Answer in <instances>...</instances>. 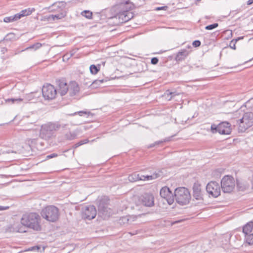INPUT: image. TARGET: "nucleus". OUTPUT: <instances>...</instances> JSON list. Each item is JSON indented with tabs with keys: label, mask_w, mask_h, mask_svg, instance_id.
<instances>
[{
	"label": "nucleus",
	"mask_w": 253,
	"mask_h": 253,
	"mask_svg": "<svg viewBox=\"0 0 253 253\" xmlns=\"http://www.w3.org/2000/svg\"><path fill=\"white\" fill-rule=\"evenodd\" d=\"M68 124H64L60 121L48 122L41 126L40 133H39V137L43 139L48 140L55 137V131L60 129H68Z\"/></svg>",
	"instance_id": "f257e3e1"
},
{
	"label": "nucleus",
	"mask_w": 253,
	"mask_h": 253,
	"mask_svg": "<svg viewBox=\"0 0 253 253\" xmlns=\"http://www.w3.org/2000/svg\"><path fill=\"white\" fill-rule=\"evenodd\" d=\"M21 224L35 231H40L42 229L41 217L37 213L31 212L23 215L21 219Z\"/></svg>",
	"instance_id": "f03ea898"
},
{
	"label": "nucleus",
	"mask_w": 253,
	"mask_h": 253,
	"mask_svg": "<svg viewBox=\"0 0 253 253\" xmlns=\"http://www.w3.org/2000/svg\"><path fill=\"white\" fill-rule=\"evenodd\" d=\"M41 214L42 218L46 220L54 222L59 219V210L54 206H48L42 210Z\"/></svg>",
	"instance_id": "7ed1b4c3"
},
{
	"label": "nucleus",
	"mask_w": 253,
	"mask_h": 253,
	"mask_svg": "<svg viewBox=\"0 0 253 253\" xmlns=\"http://www.w3.org/2000/svg\"><path fill=\"white\" fill-rule=\"evenodd\" d=\"M110 199L104 196L98 200V214L104 219L110 216L112 213V210L108 207Z\"/></svg>",
	"instance_id": "20e7f679"
},
{
	"label": "nucleus",
	"mask_w": 253,
	"mask_h": 253,
	"mask_svg": "<svg viewBox=\"0 0 253 253\" xmlns=\"http://www.w3.org/2000/svg\"><path fill=\"white\" fill-rule=\"evenodd\" d=\"M174 197L176 202L181 205L188 204L191 200V195L189 190L184 187L176 188L174 191Z\"/></svg>",
	"instance_id": "39448f33"
},
{
	"label": "nucleus",
	"mask_w": 253,
	"mask_h": 253,
	"mask_svg": "<svg viewBox=\"0 0 253 253\" xmlns=\"http://www.w3.org/2000/svg\"><path fill=\"white\" fill-rule=\"evenodd\" d=\"M239 131L244 132L247 128L253 125V113L247 112L243 117L237 121Z\"/></svg>",
	"instance_id": "423d86ee"
},
{
	"label": "nucleus",
	"mask_w": 253,
	"mask_h": 253,
	"mask_svg": "<svg viewBox=\"0 0 253 253\" xmlns=\"http://www.w3.org/2000/svg\"><path fill=\"white\" fill-rule=\"evenodd\" d=\"M120 7L124 10L119 12L118 14L119 18L122 20V22H126L132 19L133 16V13L130 11L132 8V5L127 2L125 3H122Z\"/></svg>",
	"instance_id": "0eeeda50"
},
{
	"label": "nucleus",
	"mask_w": 253,
	"mask_h": 253,
	"mask_svg": "<svg viewBox=\"0 0 253 253\" xmlns=\"http://www.w3.org/2000/svg\"><path fill=\"white\" fill-rule=\"evenodd\" d=\"M211 128L213 133L218 132L221 134H229L231 132V125L227 122H221L217 126L212 124Z\"/></svg>",
	"instance_id": "6e6552de"
},
{
	"label": "nucleus",
	"mask_w": 253,
	"mask_h": 253,
	"mask_svg": "<svg viewBox=\"0 0 253 253\" xmlns=\"http://www.w3.org/2000/svg\"><path fill=\"white\" fill-rule=\"evenodd\" d=\"M235 180L232 176H225L221 181V187L224 193H230L235 187Z\"/></svg>",
	"instance_id": "1a4fd4ad"
},
{
	"label": "nucleus",
	"mask_w": 253,
	"mask_h": 253,
	"mask_svg": "<svg viewBox=\"0 0 253 253\" xmlns=\"http://www.w3.org/2000/svg\"><path fill=\"white\" fill-rule=\"evenodd\" d=\"M42 93L45 99L52 100L55 98L57 91L53 85L48 84L43 86Z\"/></svg>",
	"instance_id": "9d476101"
},
{
	"label": "nucleus",
	"mask_w": 253,
	"mask_h": 253,
	"mask_svg": "<svg viewBox=\"0 0 253 253\" xmlns=\"http://www.w3.org/2000/svg\"><path fill=\"white\" fill-rule=\"evenodd\" d=\"M243 232L246 242L250 245L253 244V222H249L244 226Z\"/></svg>",
	"instance_id": "9b49d317"
},
{
	"label": "nucleus",
	"mask_w": 253,
	"mask_h": 253,
	"mask_svg": "<svg viewBox=\"0 0 253 253\" xmlns=\"http://www.w3.org/2000/svg\"><path fill=\"white\" fill-rule=\"evenodd\" d=\"M207 192L210 195L216 198L220 195V186L215 181H211L206 186Z\"/></svg>",
	"instance_id": "f8f14e48"
},
{
	"label": "nucleus",
	"mask_w": 253,
	"mask_h": 253,
	"mask_svg": "<svg viewBox=\"0 0 253 253\" xmlns=\"http://www.w3.org/2000/svg\"><path fill=\"white\" fill-rule=\"evenodd\" d=\"M96 213L95 207L93 205H89L83 209L82 215L84 219L91 220L95 218Z\"/></svg>",
	"instance_id": "ddd939ff"
},
{
	"label": "nucleus",
	"mask_w": 253,
	"mask_h": 253,
	"mask_svg": "<svg viewBox=\"0 0 253 253\" xmlns=\"http://www.w3.org/2000/svg\"><path fill=\"white\" fill-rule=\"evenodd\" d=\"M139 200L141 204L145 207H152L154 205V197L151 193H144L140 196Z\"/></svg>",
	"instance_id": "4468645a"
},
{
	"label": "nucleus",
	"mask_w": 253,
	"mask_h": 253,
	"mask_svg": "<svg viewBox=\"0 0 253 253\" xmlns=\"http://www.w3.org/2000/svg\"><path fill=\"white\" fill-rule=\"evenodd\" d=\"M161 197L165 199L169 205H171L173 203L174 198L171 191L168 187H163L160 192Z\"/></svg>",
	"instance_id": "2eb2a0df"
},
{
	"label": "nucleus",
	"mask_w": 253,
	"mask_h": 253,
	"mask_svg": "<svg viewBox=\"0 0 253 253\" xmlns=\"http://www.w3.org/2000/svg\"><path fill=\"white\" fill-rule=\"evenodd\" d=\"M66 3L64 1H56L48 7L49 12L61 13L62 11H66L65 7Z\"/></svg>",
	"instance_id": "dca6fc26"
},
{
	"label": "nucleus",
	"mask_w": 253,
	"mask_h": 253,
	"mask_svg": "<svg viewBox=\"0 0 253 253\" xmlns=\"http://www.w3.org/2000/svg\"><path fill=\"white\" fill-rule=\"evenodd\" d=\"M193 196L197 200L203 199V194L201 190V184L198 183H194L193 186Z\"/></svg>",
	"instance_id": "f3484780"
},
{
	"label": "nucleus",
	"mask_w": 253,
	"mask_h": 253,
	"mask_svg": "<svg viewBox=\"0 0 253 253\" xmlns=\"http://www.w3.org/2000/svg\"><path fill=\"white\" fill-rule=\"evenodd\" d=\"M190 52V51L186 49H181L177 53L175 57V60L176 62H180L185 60V59L188 56Z\"/></svg>",
	"instance_id": "a211bd4d"
},
{
	"label": "nucleus",
	"mask_w": 253,
	"mask_h": 253,
	"mask_svg": "<svg viewBox=\"0 0 253 253\" xmlns=\"http://www.w3.org/2000/svg\"><path fill=\"white\" fill-rule=\"evenodd\" d=\"M57 84L59 87V92L61 96L64 95L67 93L69 88L66 83L63 80H58L57 82Z\"/></svg>",
	"instance_id": "6ab92c4d"
},
{
	"label": "nucleus",
	"mask_w": 253,
	"mask_h": 253,
	"mask_svg": "<svg viewBox=\"0 0 253 253\" xmlns=\"http://www.w3.org/2000/svg\"><path fill=\"white\" fill-rule=\"evenodd\" d=\"M67 15V12L66 11H62L61 13H56L55 14H51L48 16H47L46 19H47L48 21L50 20H60L62 18L66 17Z\"/></svg>",
	"instance_id": "aec40b11"
},
{
	"label": "nucleus",
	"mask_w": 253,
	"mask_h": 253,
	"mask_svg": "<svg viewBox=\"0 0 253 253\" xmlns=\"http://www.w3.org/2000/svg\"><path fill=\"white\" fill-rule=\"evenodd\" d=\"M33 136L34 138H27L26 140V143L30 147H32L35 146L38 140V137L39 136V133H36L35 132H33Z\"/></svg>",
	"instance_id": "412c9836"
},
{
	"label": "nucleus",
	"mask_w": 253,
	"mask_h": 253,
	"mask_svg": "<svg viewBox=\"0 0 253 253\" xmlns=\"http://www.w3.org/2000/svg\"><path fill=\"white\" fill-rule=\"evenodd\" d=\"M140 180H150L156 179L160 176V174L155 172L152 175H144L139 174Z\"/></svg>",
	"instance_id": "4be33fe9"
},
{
	"label": "nucleus",
	"mask_w": 253,
	"mask_h": 253,
	"mask_svg": "<svg viewBox=\"0 0 253 253\" xmlns=\"http://www.w3.org/2000/svg\"><path fill=\"white\" fill-rule=\"evenodd\" d=\"M134 217H132L130 216L122 217L120 219V223L123 225L131 224V222L134 221Z\"/></svg>",
	"instance_id": "5701e85b"
},
{
	"label": "nucleus",
	"mask_w": 253,
	"mask_h": 253,
	"mask_svg": "<svg viewBox=\"0 0 253 253\" xmlns=\"http://www.w3.org/2000/svg\"><path fill=\"white\" fill-rule=\"evenodd\" d=\"M79 86L76 83H72L71 84L70 93L71 96L76 95L78 92H79Z\"/></svg>",
	"instance_id": "b1692460"
},
{
	"label": "nucleus",
	"mask_w": 253,
	"mask_h": 253,
	"mask_svg": "<svg viewBox=\"0 0 253 253\" xmlns=\"http://www.w3.org/2000/svg\"><path fill=\"white\" fill-rule=\"evenodd\" d=\"M76 137V134L74 132L69 131L64 135L63 139L65 140H72L74 139Z\"/></svg>",
	"instance_id": "393cba45"
},
{
	"label": "nucleus",
	"mask_w": 253,
	"mask_h": 253,
	"mask_svg": "<svg viewBox=\"0 0 253 253\" xmlns=\"http://www.w3.org/2000/svg\"><path fill=\"white\" fill-rule=\"evenodd\" d=\"M100 65L96 66L95 65H91L89 67L90 72L92 74L95 75L100 70Z\"/></svg>",
	"instance_id": "a878e982"
},
{
	"label": "nucleus",
	"mask_w": 253,
	"mask_h": 253,
	"mask_svg": "<svg viewBox=\"0 0 253 253\" xmlns=\"http://www.w3.org/2000/svg\"><path fill=\"white\" fill-rule=\"evenodd\" d=\"M139 173H133L132 174L129 175L128 179L131 182L136 181L140 180Z\"/></svg>",
	"instance_id": "bb28decb"
},
{
	"label": "nucleus",
	"mask_w": 253,
	"mask_h": 253,
	"mask_svg": "<svg viewBox=\"0 0 253 253\" xmlns=\"http://www.w3.org/2000/svg\"><path fill=\"white\" fill-rule=\"evenodd\" d=\"M42 44L40 42H37L34 44H32L30 45V46L26 48L25 49L22 50V51L31 49H34L35 50H36L38 49H39L42 46Z\"/></svg>",
	"instance_id": "cd10ccee"
},
{
	"label": "nucleus",
	"mask_w": 253,
	"mask_h": 253,
	"mask_svg": "<svg viewBox=\"0 0 253 253\" xmlns=\"http://www.w3.org/2000/svg\"><path fill=\"white\" fill-rule=\"evenodd\" d=\"M35 11L34 8H28L27 9L23 10L21 11V15L23 16L30 15L33 12Z\"/></svg>",
	"instance_id": "c85d7f7f"
},
{
	"label": "nucleus",
	"mask_w": 253,
	"mask_h": 253,
	"mask_svg": "<svg viewBox=\"0 0 253 253\" xmlns=\"http://www.w3.org/2000/svg\"><path fill=\"white\" fill-rule=\"evenodd\" d=\"M24 130L26 131H27V132L26 133V135L28 136V138H34V136H33V134L34 133L33 132H35L36 133H39L38 130L36 129L26 128Z\"/></svg>",
	"instance_id": "c756f323"
},
{
	"label": "nucleus",
	"mask_w": 253,
	"mask_h": 253,
	"mask_svg": "<svg viewBox=\"0 0 253 253\" xmlns=\"http://www.w3.org/2000/svg\"><path fill=\"white\" fill-rule=\"evenodd\" d=\"M82 15L87 19H91L92 13L89 10H84L81 13Z\"/></svg>",
	"instance_id": "7c9ffc66"
},
{
	"label": "nucleus",
	"mask_w": 253,
	"mask_h": 253,
	"mask_svg": "<svg viewBox=\"0 0 253 253\" xmlns=\"http://www.w3.org/2000/svg\"><path fill=\"white\" fill-rule=\"evenodd\" d=\"M243 39V37H241L238 38V39L232 40L230 42V44H229L230 47L232 49H236V43L237 42L238 40H239L240 39Z\"/></svg>",
	"instance_id": "2f4dec72"
},
{
	"label": "nucleus",
	"mask_w": 253,
	"mask_h": 253,
	"mask_svg": "<svg viewBox=\"0 0 253 253\" xmlns=\"http://www.w3.org/2000/svg\"><path fill=\"white\" fill-rule=\"evenodd\" d=\"M23 101V99L18 98H9L5 100L6 102H11V103H14L15 102L19 103Z\"/></svg>",
	"instance_id": "473e14b6"
},
{
	"label": "nucleus",
	"mask_w": 253,
	"mask_h": 253,
	"mask_svg": "<svg viewBox=\"0 0 253 253\" xmlns=\"http://www.w3.org/2000/svg\"><path fill=\"white\" fill-rule=\"evenodd\" d=\"M88 142V140L87 139H84V140H81L79 142L75 144L74 146V147L75 148H76L79 147L80 146H81L84 144L87 143Z\"/></svg>",
	"instance_id": "72a5a7b5"
},
{
	"label": "nucleus",
	"mask_w": 253,
	"mask_h": 253,
	"mask_svg": "<svg viewBox=\"0 0 253 253\" xmlns=\"http://www.w3.org/2000/svg\"><path fill=\"white\" fill-rule=\"evenodd\" d=\"M218 26V24L217 23H213L211 25L206 26L205 29L207 30H211Z\"/></svg>",
	"instance_id": "f704fd0d"
},
{
	"label": "nucleus",
	"mask_w": 253,
	"mask_h": 253,
	"mask_svg": "<svg viewBox=\"0 0 253 253\" xmlns=\"http://www.w3.org/2000/svg\"><path fill=\"white\" fill-rule=\"evenodd\" d=\"M103 80H95L92 84V85L94 87H97L96 85H100L101 83H103Z\"/></svg>",
	"instance_id": "c9c22d12"
},
{
	"label": "nucleus",
	"mask_w": 253,
	"mask_h": 253,
	"mask_svg": "<svg viewBox=\"0 0 253 253\" xmlns=\"http://www.w3.org/2000/svg\"><path fill=\"white\" fill-rule=\"evenodd\" d=\"M165 94L167 95L168 96V97L169 95H171V97L168 99L169 100H170L171 99L172 97H173L174 96H175L176 95L175 92H170L169 90L166 91Z\"/></svg>",
	"instance_id": "e433bc0d"
},
{
	"label": "nucleus",
	"mask_w": 253,
	"mask_h": 253,
	"mask_svg": "<svg viewBox=\"0 0 253 253\" xmlns=\"http://www.w3.org/2000/svg\"><path fill=\"white\" fill-rule=\"evenodd\" d=\"M3 21L6 23H9L14 21L13 16L6 17L4 18Z\"/></svg>",
	"instance_id": "4c0bfd02"
},
{
	"label": "nucleus",
	"mask_w": 253,
	"mask_h": 253,
	"mask_svg": "<svg viewBox=\"0 0 253 253\" xmlns=\"http://www.w3.org/2000/svg\"><path fill=\"white\" fill-rule=\"evenodd\" d=\"M12 16L14 21L20 19L22 17H23V16L21 15V12L19 13H17Z\"/></svg>",
	"instance_id": "58836bf2"
},
{
	"label": "nucleus",
	"mask_w": 253,
	"mask_h": 253,
	"mask_svg": "<svg viewBox=\"0 0 253 253\" xmlns=\"http://www.w3.org/2000/svg\"><path fill=\"white\" fill-rule=\"evenodd\" d=\"M89 113H90V112H89L81 111H79L78 112L75 113L74 114H73V115H76V114H78L80 116H82L84 115L89 114Z\"/></svg>",
	"instance_id": "ea45409f"
},
{
	"label": "nucleus",
	"mask_w": 253,
	"mask_h": 253,
	"mask_svg": "<svg viewBox=\"0 0 253 253\" xmlns=\"http://www.w3.org/2000/svg\"><path fill=\"white\" fill-rule=\"evenodd\" d=\"M159 62V59L157 57H153L151 60V63L153 65H156Z\"/></svg>",
	"instance_id": "a19ab883"
},
{
	"label": "nucleus",
	"mask_w": 253,
	"mask_h": 253,
	"mask_svg": "<svg viewBox=\"0 0 253 253\" xmlns=\"http://www.w3.org/2000/svg\"><path fill=\"white\" fill-rule=\"evenodd\" d=\"M193 45L195 47H198L201 45V42L199 40L195 41L193 42Z\"/></svg>",
	"instance_id": "79ce46f5"
},
{
	"label": "nucleus",
	"mask_w": 253,
	"mask_h": 253,
	"mask_svg": "<svg viewBox=\"0 0 253 253\" xmlns=\"http://www.w3.org/2000/svg\"><path fill=\"white\" fill-rule=\"evenodd\" d=\"M57 156V154H55V153H52L50 155H47L46 156V158L49 159H51V158H54V157H56Z\"/></svg>",
	"instance_id": "37998d69"
},
{
	"label": "nucleus",
	"mask_w": 253,
	"mask_h": 253,
	"mask_svg": "<svg viewBox=\"0 0 253 253\" xmlns=\"http://www.w3.org/2000/svg\"><path fill=\"white\" fill-rule=\"evenodd\" d=\"M9 209L8 206H0V211L6 210Z\"/></svg>",
	"instance_id": "c03bdc74"
},
{
	"label": "nucleus",
	"mask_w": 253,
	"mask_h": 253,
	"mask_svg": "<svg viewBox=\"0 0 253 253\" xmlns=\"http://www.w3.org/2000/svg\"><path fill=\"white\" fill-rule=\"evenodd\" d=\"M237 186L239 190L243 191L245 189V188H242L239 186V183L238 182H237Z\"/></svg>",
	"instance_id": "a18cd8bd"
},
{
	"label": "nucleus",
	"mask_w": 253,
	"mask_h": 253,
	"mask_svg": "<svg viewBox=\"0 0 253 253\" xmlns=\"http://www.w3.org/2000/svg\"><path fill=\"white\" fill-rule=\"evenodd\" d=\"M17 232L22 233L25 232V231L23 230V227L21 226L17 229Z\"/></svg>",
	"instance_id": "49530a36"
},
{
	"label": "nucleus",
	"mask_w": 253,
	"mask_h": 253,
	"mask_svg": "<svg viewBox=\"0 0 253 253\" xmlns=\"http://www.w3.org/2000/svg\"><path fill=\"white\" fill-rule=\"evenodd\" d=\"M162 142L161 141H159V142H156L154 144H152L151 145H150L149 147V148H151V147H154L155 146L156 144H159L160 143H161Z\"/></svg>",
	"instance_id": "de8ad7c7"
},
{
	"label": "nucleus",
	"mask_w": 253,
	"mask_h": 253,
	"mask_svg": "<svg viewBox=\"0 0 253 253\" xmlns=\"http://www.w3.org/2000/svg\"><path fill=\"white\" fill-rule=\"evenodd\" d=\"M252 3H253V0H249L247 1V4H248V5H251V4H252Z\"/></svg>",
	"instance_id": "09e8293b"
},
{
	"label": "nucleus",
	"mask_w": 253,
	"mask_h": 253,
	"mask_svg": "<svg viewBox=\"0 0 253 253\" xmlns=\"http://www.w3.org/2000/svg\"><path fill=\"white\" fill-rule=\"evenodd\" d=\"M6 51L7 49L5 47H2L1 48V51L3 52V53H4Z\"/></svg>",
	"instance_id": "8fccbe9b"
},
{
	"label": "nucleus",
	"mask_w": 253,
	"mask_h": 253,
	"mask_svg": "<svg viewBox=\"0 0 253 253\" xmlns=\"http://www.w3.org/2000/svg\"><path fill=\"white\" fill-rule=\"evenodd\" d=\"M224 237L225 238H227V239H229V238L231 237V236H230V235H228V234H226V235H225L224 236Z\"/></svg>",
	"instance_id": "3c124183"
},
{
	"label": "nucleus",
	"mask_w": 253,
	"mask_h": 253,
	"mask_svg": "<svg viewBox=\"0 0 253 253\" xmlns=\"http://www.w3.org/2000/svg\"><path fill=\"white\" fill-rule=\"evenodd\" d=\"M35 248H36L38 250H40L41 248L39 246H36V247H33L32 250H34Z\"/></svg>",
	"instance_id": "603ef678"
},
{
	"label": "nucleus",
	"mask_w": 253,
	"mask_h": 253,
	"mask_svg": "<svg viewBox=\"0 0 253 253\" xmlns=\"http://www.w3.org/2000/svg\"><path fill=\"white\" fill-rule=\"evenodd\" d=\"M66 57L67 59H68V58H69V57H68V55H67V54L64 55L63 56V60H64V59H65Z\"/></svg>",
	"instance_id": "864d4df0"
},
{
	"label": "nucleus",
	"mask_w": 253,
	"mask_h": 253,
	"mask_svg": "<svg viewBox=\"0 0 253 253\" xmlns=\"http://www.w3.org/2000/svg\"><path fill=\"white\" fill-rule=\"evenodd\" d=\"M165 7H158L156 8L157 10H161V9H163V8H164Z\"/></svg>",
	"instance_id": "5fc2aeb1"
},
{
	"label": "nucleus",
	"mask_w": 253,
	"mask_h": 253,
	"mask_svg": "<svg viewBox=\"0 0 253 253\" xmlns=\"http://www.w3.org/2000/svg\"><path fill=\"white\" fill-rule=\"evenodd\" d=\"M180 222V221H176L174 222L173 223V224H175V223H178V222Z\"/></svg>",
	"instance_id": "6e6d98bb"
},
{
	"label": "nucleus",
	"mask_w": 253,
	"mask_h": 253,
	"mask_svg": "<svg viewBox=\"0 0 253 253\" xmlns=\"http://www.w3.org/2000/svg\"><path fill=\"white\" fill-rule=\"evenodd\" d=\"M187 47H188V49H190V48H191V46L190 45H188V46H187Z\"/></svg>",
	"instance_id": "4d7b16f0"
},
{
	"label": "nucleus",
	"mask_w": 253,
	"mask_h": 253,
	"mask_svg": "<svg viewBox=\"0 0 253 253\" xmlns=\"http://www.w3.org/2000/svg\"><path fill=\"white\" fill-rule=\"evenodd\" d=\"M10 152H10V151H7V152H6V153H10Z\"/></svg>",
	"instance_id": "13d9d810"
},
{
	"label": "nucleus",
	"mask_w": 253,
	"mask_h": 253,
	"mask_svg": "<svg viewBox=\"0 0 253 253\" xmlns=\"http://www.w3.org/2000/svg\"><path fill=\"white\" fill-rule=\"evenodd\" d=\"M11 152L15 153V152H13V151H11Z\"/></svg>",
	"instance_id": "bf43d9fd"
}]
</instances>
